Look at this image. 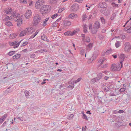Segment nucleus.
I'll list each match as a JSON object with an SVG mask.
<instances>
[{
    "label": "nucleus",
    "instance_id": "obj_33",
    "mask_svg": "<svg viewBox=\"0 0 131 131\" xmlns=\"http://www.w3.org/2000/svg\"><path fill=\"white\" fill-rule=\"evenodd\" d=\"M16 36V35L15 34H12L9 35V37L10 38H14Z\"/></svg>",
    "mask_w": 131,
    "mask_h": 131
},
{
    "label": "nucleus",
    "instance_id": "obj_6",
    "mask_svg": "<svg viewBox=\"0 0 131 131\" xmlns=\"http://www.w3.org/2000/svg\"><path fill=\"white\" fill-rule=\"evenodd\" d=\"M124 46H125L124 50L125 52H129L131 49L130 48V43L128 42H126L125 43Z\"/></svg>",
    "mask_w": 131,
    "mask_h": 131
},
{
    "label": "nucleus",
    "instance_id": "obj_39",
    "mask_svg": "<svg viewBox=\"0 0 131 131\" xmlns=\"http://www.w3.org/2000/svg\"><path fill=\"white\" fill-rule=\"evenodd\" d=\"M82 20L83 21H84L86 20L87 17L86 15L85 14H84L83 15Z\"/></svg>",
    "mask_w": 131,
    "mask_h": 131
},
{
    "label": "nucleus",
    "instance_id": "obj_36",
    "mask_svg": "<svg viewBox=\"0 0 131 131\" xmlns=\"http://www.w3.org/2000/svg\"><path fill=\"white\" fill-rule=\"evenodd\" d=\"M102 88L104 90H108L109 88L108 87L104 84H103L102 86Z\"/></svg>",
    "mask_w": 131,
    "mask_h": 131
},
{
    "label": "nucleus",
    "instance_id": "obj_31",
    "mask_svg": "<svg viewBox=\"0 0 131 131\" xmlns=\"http://www.w3.org/2000/svg\"><path fill=\"white\" fill-rule=\"evenodd\" d=\"M120 57L121 59L120 60H123V61H124V59H125V56L123 54H122L120 55Z\"/></svg>",
    "mask_w": 131,
    "mask_h": 131
},
{
    "label": "nucleus",
    "instance_id": "obj_11",
    "mask_svg": "<svg viewBox=\"0 0 131 131\" xmlns=\"http://www.w3.org/2000/svg\"><path fill=\"white\" fill-rule=\"evenodd\" d=\"M12 11V9L10 7L7 8H6L4 11V12L6 14H9L11 13Z\"/></svg>",
    "mask_w": 131,
    "mask_h": 131
},
{
    "label": "nucleus",
    "instance_id": "obj_2",
    "mask_svg": "<svg viewBox=\"0 0 131 131\" xmlns=\"http://www.w3.org/2000/svg\"><path fill=\"white\" fill-rule=\"evenodd\" d=\"M41 16L39 14H36L33 18V23L35 25H38L41 21Z\"/></svg>",
    "mask_w": 131,
    "mask_h": 131
},
{
    "label": "nucleus",
    "instance_id": "obj_3",
    "mask_svg": "<svg viewBox=\"0 0 131 131\" xmlns=\"http://www.w3.org/2000/svg\"><path fill=\"white\" fill-rule=\"evenodd\" d=\"M50 10V7L48 5H43L40 9V12L42 14L46 13Z\"/></svg>",
    "mask_w": 131,
    "mask_h": 131
},
{
    "label": "nucleus",
    "instance_id": "obj_22",
    "mask_svg": "<svg viewBox=\"0 0 131 131\" xmlns=\"http://www.w3.org/2000/svg\"><path fill=\"white\" fill-rule=\"evenodd\" d=\"M105 60V58H103L100 59L98 61V63L100 65H101Z\"/></svg>",
    "mask_w": 131,
    "mask_h": 131
},
{
    "label": "nucleus",
    "instance_id": "obj_10",
    "mask_svg": "<svg viewBox=\"0 0 131 131\" xmlns=\"http://www.w3.org/2000/svg\"><path fill=\"white\" fill-rule=\"evenodd\" d=\"M99 6L101 8H105L107 7V5L105 2H102L99 3Z\"/></svg>",
    "mask_w": 131,
    "mask_h": 131
},
{
    "label": "nucleus",
    "instance_id": "obj_58",
    "mask_svg": "<svg viewBox=\"0 0 131 131\" xmlns=\"http://www.w3.org/2000/svg\"><path fill=\"white\" fill-rule=\"evenodd\" d=\"M46 80H48V79H44L43 80V81L41 83V84L42 85H43L44 84H45L46 83V82H45V81Z\"/></svg>",
    "mask_w": 131,
    "mask_h": 131
},
{
    "label": "nucleus",
    "instance_id": "obj_4",
    "mask_svg": "<svg viewBox=\"0 0 131 131\" xmlns=\"http://www.w3.org/2000/svg\"><path fill=\"white\" fill-rule=\"evenodd\" d=\"M108 93L110 92L108 94L110 96H116L120 94L121 92H125V91H106Z\"/></svg>",
    "mask_w": 131,
    "mask_h": 131
},
{
    "label": "nucleus",
    "instance_id": "obj_30",
    "mask_svg": "<svg viewBox=\"0 0 131 131\" xmlns=\"http://www.w3.org/2000/svg\"><path fill=\"white\" fill-rule=\"evenodd\" d=\"M115 46L116 48H118L120 46V42L117 41L115 43Z\"/></svg>",
    "mask_w": 131,
    "mask_h": 131
},
{
    "label": "nucleus",
    "instance_id": "obj_28",
    "mask_svg": "<svg viewBox=\"0 0 131 131\" xmlns=\"http://www.w3.org/2000/svg\"><path fill=\"white\" fill-rule=\"evenodd\" d=\"M5 24L8 26H10L13 25L12 23L10 21H7L5 23Z\"/></svg>",
    "mask_w": 131,
    "mask_h": 131
},
{
    "label": "nucleus",
    "instance_id": "obj_40",
    "mask_svg": "<svg viewBox=\"0 0 131 131\" xmlns=\"http://www.w3.org/2000/svg\"><path fill=\"white\" fill-rule=\"evenodd\" d=\"M22 40H22L20 41L17 44V43L16 45V46H14L13 48H17V47H18L19 46V44L21 43V42L22 41Z\"/></svg>",
    "mask_w": 131,
    "mask_h": 131
},
{
    "label": "nucleus",
    "instance_id": "obj_20",
    "mask_svg": "<svg viewBox=\"0 0 131 131\" xmlns=\"http://www.w3.org/2000/svg\"><path fill=\"white\" fill-rule=\"evenodd\" d=\"M82 40L84 42H86L88 43L90 41V38L88 37H86L85 38V39H84V38H83Z\"/></svg>",
    "mask_w": 131,
    "mask_h": 131
},
{
    "label": "nucleus",
    "instance_id": "obj_25",
    "mask_svg": "<svg viewBox=\"0 0 131 131\" xmlns=\"http://www.w3.org/2000/svg\"><path fill=\"white\" fill-rule=\"evenodd\" d=\"M41 39L43 40L48 42V39H47L46 37L45 36H41Z\"/></svg>",
    "mask_w": 131,
    "mask_h": 131
},
{
    "label": "nucleus",
    "instance_id": "obj_24",
    "mask_svg": "<svg viewBox=\"0 0 131 131\" xmlns=\"http://www.w3.org/2000/svg\"><path fill=\"white\" fill-rule=\"evenodd\" d=\"M125 30L127 31L128 33H131V26H128L127 27L125 28Z\"/></svg>",
    "mask_w": 131,
    "mask_h": 131
},
{
    "label": "nucleus",
    "instance_id": "obj_13",
    "mask_svg": "<svg viewBox=\"0 0 131 131\" xmlns=\"http://www.w3.org/2000/svg\"><path fill=\"white\" fill-rule=\"evenodd\" d=\"M26 31L27 34H31L33 32L32 30L30 28H27L25 29Z\"/></svg>",
    "mask_w": 131,
    "mask_h": 131
},
{
    "label": "nucleus",
    "instance_id": "obj_45",
    "mask_svg": "<svg viewBox=\"0 0 131 131\" xmlns=\"http://www.w3.org/2000/svg\"><path fill=\"white\" fill-rule=\"evenodd\" d=\"M15 52V51H10L8 53V54L9 56H11L14 54Z\"/></svg>",
    "mask_w": 131,
    "mask_h": 131
},
{
    "label": "nucleus",
    "instance_id": "obj_17",
    "mask_svg": "<svg viewBox=\"0 0 131 131\" xmlns=\"http://www.w3.org/2000/svg\"><path fill=\"white\" fill-rule=\"evenodd\" d=\"M63 24L65 26H69L71 24V22L68 20H65L63 21Z\"/></svg>",
    "mask_w": 131,
    "mask_h": 131
},
{
    "label": "nucleus",
    "instance_id": "obj_16",
    "mask_svg": "<svg viewBox=\"0 0 131 131\" xmlns=\"http://www.w3.org/2000/svg\"><path fill=\"white\" fill-rule=\"evenodd\" d=\"M49 18V17H48L45 19V20L43 22L42 24V25L43 27L47 25L48 24L47 23L48 22Z\"/></svg>",
    "mask_w": 131,
    "mask_h": 131
},
{
    "label": "nucleus",
    "instance_id": "obj_55",
    "mask_svg": "<svg viewBox=\"0 0 131 131\" xmlns=\"http://www.w3.org/2000/svg\"><path fill=\"white\" fill-rule=\"evenodd\" d=\"M57 23L55 22L53 23L52 25V26L53 27H57V23Z\"/></svg>",
    "mask_w": 131,
    "mask_h": 131
},
{
    "label": "nucleus",
    "instance_id": "obj_32",
    "mask_svg": "<svg viewBox=\"0 0 131 131\" xmlns=\"http://www.w3.org/2000/svg\"><path fill=\"white\" fill-rule=\"evenodd\" d=\"M71 32L69 31H67L64 33V35L67 36H71Z\"/></svg>",
    "mask_w": 131,
    "mask_h": 131
},
{
    "label": "nucleus",
    "instance_id": "obj_63",
    "mask_svg": "<svg viewBox=\"0 0 131 131\" xmlns=\"http://www.w3.org/2000/svg\"><path fill=\"white\" fill-rule=\"evenodd\" d=\"M92 25L91 24H90L89 26V28L90 29H92Z\"/></svg>",
    "mask_w": 131,
    "mask_h": 131
},
{
    "label": "nucleus",
    "instance_id": "obj_42",
    "mask_svg": "<svg viewBox=\"0 0 131 131\" xmlns=\"http://www.w3.org/2000/svg\"><path fill=\"white\" fill-rule=\"evenodd\" d=\"M102 74L101 73H99L98 75H97V77H97L98 78V79H99V80L101 79L102 77Z\"/></svg>",
    "mask_w": 131,
    "mask_h": 131
},
{
    "label": "nucleus",
    "instance_id": "obj_50",
    "mask_svg": "<svg viewBox=\"0 0 131 131\" xmlns=\"http://www.w3.org/2000/svg\"><path fill=\"white\" fill-rule=\"evenodd\" d=\"M112 5L113 7H118V5L114 3H112Z\"/></svg>",
    "mask_w": 131,
    "mask_h": 131
},
{
    "label": "nucleus",
    "instance_id": "obj_38",
    "mask_svg": "<svg viewBox=\"0 0 131 131\" xmlns=\"http://www.w3.org/2000/svg\"><path fill=\"white\" fill-rule=\"evenodd\" d=\"M82 114L83 115L82 118L83 119L85 120H87L88 119L87 116H86V115L84 114V112H83L82 113Z\"/></svg>",
    "mask_w": 131,
    "mask_h": 131
},
{
    "label": "nucleus",
    "instance_id": "obj_35",
    "mask_svg": "<svg viewBox=\"0 0 131 131\" xmlns=\"http://www.w3.org/2000/svg\"><path fill=\"white\" fill-rule=\"evenodd\" d=\"M24 93L26 96H30V94L28 91H25Z\"/></svg>",
    "mask_w": 131,
    "mask_h": 131
},
{
    "label": "nucleus",
    "instance_id": "obj_37",
    "mask_svg": "<svg viewBox=\"0 0 131 131\" xmlns=\"http://www.w3.org/2000/svg\"><path fill=\"white\" fill-rule=\"evenodd\" d=\"M17 42V41L12 42L10 43V45L11 46H16V45Z\"/></svg>",
    "mask_w": 131,
    "mask_h": 131
},
{
    "label": "nucleus",
    "instance_id": "obj_51",
    "mask_svg": "<svg viewBox=\"0 0 131 131\" xmlns=\"http://www.w3.org/2000/svg\"><path fill=\"white\" fill-rule=\"evenodd\" d=\"M46 50L45 49H42L38 51V52H40L41 53H42L44 52H46Z\"/></svg>",
    "mask_w": 131,
    "mask_h": 131
},
{
    "label": "nucleus",
    "instance_id": "obj_41",
    "mask_svg": "<svg viewBox=\"0 0 131 131\" xmlns=\"http://www.w3.org/2000/svg\"><path fill=\"white\" fill-rule=\"evenodd\" d=\"M29 2V6L31 7H32L33 6V2L32 1L30 0V1Z\"/></svg>",
    "mask_w": 131,
    "mask_h": 131
},
{
    "label": "nucleus",
    "instance_id": "obj_60",
    "mask_svg": "<svg viewBox=\"0 0 131 131\" xmlns=\"http://www.w3.org/2000/svg\"><path fill=\"white\" fill-rule=\"evenodd\" d=\"M77 32V31H74L73 32H71V36H73L75 35Z\"/></svg>",
    "mask_w": 131,
    "mask_h": 131
},
{
    "label": "nucleus",
    "instance_id": "obj_34",
    "mask_svg": "<svg viewBox=\"0 0 131 131\" xmlns=\"http://www.w3.org/2000/svg\"><path fill=\"white\" fill-rule=\"evenodd\" d=\"M74 115L73 114H69L68 115L67 118L69 119H71L73 117Z\"/></svg>",
    "mask_w": 131,
    "mask_h": 131
},
{
    "label": "nucleus",
    "instance_id": "obj_23",
    "mask_svg": "<svg viewBox=\"0 0 131 131\" xmlns=\"http://www.w3.org/2000/svg\"><path fill=\"white\" fill-rule=\"evenodd\" d=\"M21 54H17L14 56L13 57V59H18L21 57Z\"/></svg>",
    "mask_w": 131,
    "mask_h": 131
},
{
    "label": "nucleus",
    "instance_id": "obj_61",
    "mask_svg": "<svg viewBox=\"0 0 131 131\" xmlns=\"http://www.w3.org/2000/svg\"><path fill=\"white\" fill-rule=\"evenodd\" d=\"M123 60H120V63L121 65V67L122 68L123 67Z\"/></svg>",
    "mask_w": 131,
    "mask_h": 131
},
{
    "label": "nucleus",
    "instance_id": "obj_49",
    "mask_svg": "<svg viewBox=\"0 0 131 131\" xmlns=\"http://www.w3.org/2000/svg\"><path fill=\"white\" fill-rule=\"evenodd\" d=\"M28 43V42L27 41H25L23 42L22 44L21 45V47L25 46Z\"/></svg>",
    "mask_w": 131,
    "mask_h": 131
},
{
    "label": "nucleus",
    "instance_id": "obj_26",
    "mask_svg": "<svg viewBox=\"0 0 131 131\" xmlns=\"http://www.w3.org/2000/svg\"><path fill=\"white\" fill-rule=\"evenodd\" d=\"M116 13H113L110 19L112 20H113L116 17Z\"/></svg>",
    "mask_w": 131,
    "mask_h": 131
},
{
    "label": "nucleus",
    "instance_id": "obj_19",
    "mask_svg": "<svg viewBox=\"0 0 131 131\" xmlns=\"http://www.w3.org/2000/svg\"><path fill=\"white\" fill-rule=\"evenodd\" d=\"M13 15L11 16L10 17H9V16H7L5 18V20L6 21H8L9 19V20H13Z\"/></svg>",
    "mask_w": 131,
    "mask_h": 131
},
{
    "label": "nucleus",
    "instance_id": "obj_64",
    "mask_svg": "<svg viewBox=\"0 0 131 131\" xmlns=\"http://www.w3.org/2000/svg\"><path fill=\"white\" fill-rule=\"evenodd\" d=\"M83 29H87V26L86 24H85L83 26Z\"/></svg>",
    "mask_w": 131,
    "mask_h": 131
},
{
    "label": "nucleus",
    "instance_id": "obj_59",
    "mask_svg": "<svg viewBox=\"0 0 131 131\" xmlns=\"http://www.w3.org/2000/svg\"><path fill=\"white\" fill-rule=\"evenodd\" d=\"M35 57V55L34 54H32L30 56V57L31 58H34Z\"/></svg>",
    "mask_w": 131,
    "mask_h": 131
},
{
    "label": "nucleus",
    "instance_id": "obj_12",
    "mask_svg": "<svg viewBox=\"0 0 131 131\" xmlns=\"http://www.w3.org/2000/svg\"><path fill=\"white\" fill-rule=\"evenodd\" d=\"M100 25L99 23L97 21H96L94 24L93 27L95 28L99 29L100 27Z\"/></svg>",
    "mask_w": 131,
    "mask_h": 131
},
{
    "label": "nucleus",
    "instance_id": "obj_43",
    "mask_svg": "<svg viewBox=\"0 0 131 131\" xmlns=\"http://www.w3.org/2000/svg\"><path fill=\"white\" fill-rule=\"evenodd\" d=\"M100 19L101 20V21L102 23L104 24L105 23V20L103 17H101Z\"/></svg>",
    "mask_w": 131,
    "mask_h": 131
},
{
    "label": "nucleus",
    "instance_id": "obj_62",
    "mask_svg": "<svg viewBox=\"0 0 131 131\" xmlns=\"http://www.w3.org/2000/svg\"><path fill=\"white\" fill-rule=\"evenodd\" d=\"M61 19V17H60V18H59L55 22L57 23L58 22L59 20H60Z\"/></svg>",
    "mask_w": 131,
    "mask_h": 131
},
{
    "label": "nucleus",
    "instance_id": "obj_29",
    "mask_svg": "<svg viewBox=\"0 0 131 131\" xmlns=\"http://www.w3.org/2000/svg\"><path fill=\"white\" fill-rule=\"evenodd\" d=\"M77 16V14L73 13H72L71 14L69 15V17H70L71 18H72L75 17Z\"/></svg>",
    "mask_w": 131,
    "mask_h": 131
},
{
    "label": "nucleus",
    "instance_id": "obj_54",
    "mask_svg": "<svg viewBox=\"0 0 131 131\" xmlns=\"http://www.w3.org/2000/svg\"><path fill=\"white\" fill-rule=\"evenodd\" d=\"M74 87V85L73 84L70 85L68 86V88H70V89H72Z\"/></svg>",
    "mask_w": 131,
    "mask_h": 131
},
{
    "label": "nucleus",
    "instance_id": "obj_9",
    "mask_svg": "<svg viewBox=\"0 0 131 131\" xmlns=\"http://www.w3.org/2000/svg\"><path fill=\"white\" fill-rule=\"evenodd\" d=\"M100 11L101 13L105 15H108L110 13L109 10L107 9H101Z\"/></svg>",
    "mask_w": 131,
    "mask_h": 131
},
{
    "label": "nucleus",
    "instance_id": "obj_27",
    "mask_svg": "<svg viewBox=\"0 0 131 131\" xmlns=\"http://www.w3.org/2000/svg\"><path fill=\"white\" fill-rule=\"evenodd\" d=\"M99 80V79H98V78L96 77L92 79L91 81V82L92 83L94 84L95 82Z\"/></svg>",
    "mask_w": 131,
    "mask_h": 131
},
{
    "label": "nucleus",
    "instance_id": "obj_47",
    "mask_svg": "<svg viewBox=\"0 0 131 131\" xmlns=\"http://www.w3.org/2000/svg\"><path fill=\"white\" fill-rule=\"evenodd\" d=\"M85 50L84 49H82L80 51V54L82 55H83L85 53Z\"/></svg>",
    "mask_w": 131,
    "mask_h": 131
},
{
    "label": "nucleus",
    "instance_id": "obj_52",
    "mask_svg": "<svg viewBox=\"0 0 131 131\" xmlns=\"http://www.w3.org/2000/svg\"><path fill=\"white\" fill-rule=\"evenodd\" d=\"M82 79V78H80L77 79L76 80H75V83H77L78 82H79Z\"/></svg>",
    "mask_w": 131,
    "mask_h": 131
},
{
    "label": "nucleus",
    "instance_id": "obj_56",
    "mask_svg": "<svg viewBox=\"0 0 131 131\" xmlns=\"http://www.w3.org/2000/svg\"><path fill=\"white\" fill-rule=\"evenodd\" d=\"M7 117V115L6 114H5L3 116H2L3 119H5Z\"/></svg>",
    "mask_w": 131,
    "mask_h": 131
},
{
    "label": "nucleus",
    "instance_id": "obj_5",
    "mask_svg": "<svg viewBox=\"0 0 131 131\" xmlns=\"http://www.w3.org/2000/svg\"><path fill=\"white\" fill-rule=\"evenodd\" d=\"M44 2V0H38L35 4V6L36 8L38 9L40 8L42 5H43Z\"/></svg>",
    "mask_w": 131,
    "mask_h": 131
},
{
    "label": "nucleus",
    "instance_id": "obj_14",
    "mask_svg": "<svg viewBox=\"0 0 131 131\" xmlns=\"http://www.w3.org/2000/svg\"><path fill=\"white\" fill-rule=\"evenodd\" d=\"M72 9L73 10H77L78 9V6L77 4H75L72 5L71 6Z\"/></svg>",
    "mask_w": 131,
    "mask_h": 131
},
{
    "label": "nucleus",
    "instance_id": "obj_53",
    "mask_svg": "<svg viewBox=\"0 0 131 131\" xmlns=\"http://www.w3.org/2000/svg\"><path fill=\"white\" fill-rule=\"evenodd\" d=\"M20 2L25 4H26L27 3V1L26 0H23L22 1H21V0H20Z\"/></svg>",
    "mask_w": 131,
    "mask_h": 131
},
{
    "label": "nucleus",
    "instance_id": "obj_48",
    "mask_svg": "<svg viewBox=\"0 0 131 131\" xmlns=\"http://www.w3.org/2000/svg\"><path fill=\"white\" fill-rule=\"evenodd\" d=\"M58 15L57 14H55L52 16L51 18L52 19H54L56 18Z\"/></svg>",
    "mask_w": 131,
    "mask_h": 131
},
{
    "label": "nucleus",
    "instance_id": "obj_18",
    "mask_svg": "<svg viewBox=\"0 0 131 131\" xmlns=\"http://www.w3.org/2000/svg\"><path fill=\"white\" fill-rule=\"evenodd\" d=\"M27 34L25 29L22 31L20 34L19 35L20 37H21Z\"/></svg>",
    "mask_w": 131,
    "mask_h": 131
},
{
    "label": "nucleus",
    "instance_id": "obj_21",
    "mask_svg": "<svg viewBox=\"0 0 131 131\" xmlns=\"http://www.w3.org/2000/svg\"><path fill=\"white\" fill-rule=\"evenodd\" d=\"M39 31V30H36V32L34 33V34H33L30 36V38H33L38 33Z\"/></svg>",
    "mask_w": 131,
    "mask_h": 131
},
{
    "label": "nucleus",
    "instance_id": "obj_57",
    "mask_svg": "<svg viewBox=\"0 0 131 131\" xmlns=\"http://www.w3.org/2000/svg\"><path fill=\"white\" fill-rule=\"evenodd\" d=\"M94 53L93 54V56L90 59V60L91 61H92L93 60H94Z\"/></svg>",
    "mask_w": 131,
    "mask_h": 131
},
{
    "label": "nucleus",
    "instance_id": "obj_7",
    "mask_svg": "<svg viewBox=\"0 0 131 131\" xmlns=\"http://www.w3.org/2000/svg\"><path fill=\"white\" fill-rule=\"evenodd\" d=\"M111 69L113 71H119L121 69V67H119L115 64H113L112 65Z\"/></svg>",
    "mask_w": 131,
    "mask_h": 131
},
{
    "label": "nucleus",
    "instance_id": "obj_44",
    "mask_svg": "<svg viewBox=\"0 0 131 131\" xmlns=\"http://www.w3.org/2000/svg\"><path fill=\"white\" fill-rule=\"evenodd\" d=\"M112 52V49H110L109 50H107L106 52V54L107 55H108L109 54H110L111 52Z\"/></svg>",
    "mask_w": 131,
    "mask_h": 131
},
{
    "label": "nucleus",
    "instance_id": "obj_8",
    "mask_svg": "<svg viewBox=\"0 0 131 131\" xmlns=\"http://www.w3.org/2000/svg\"><path fill=\"white\" fill-rule=\"evenodd\" d=\"M31 14L32 12L31 10H28L26 11L25 16L26 18L28 19L30 17Z\"/></svg>",
    "mask_w": 131,
    "mask_h": 131
},
{
    "label": "nucleus",
    "instance_id": "obj_15",
    "mask_svg": "<svg viewBox=\"0 0 131 131\" xmlns=\"http://www.w3.org/2000/svg\"><path fill=\"white\" fill-rule=\"evenodd\" d=\"M98 30L93 27L91 30V32L93 34H95L97 32Z\"/></svg>",
    "mask_w": 131,
    "mask_h": 131
},
{
    "label": "nucleus",
    "instance_id": "obj_1",
    "mask_svg": "<svg viewBox=\"0 0 131 131\" xmlns=\"http://www.w3.org/2000/svg\"><path fill=\"white\" fill-rule=\"evenodd\" d=\"M13 15V19L15 21H17V25L18 26H20L22 23V19L21 17H20V15L19 14H17L15 12L14 13V12Z\"/></svg>",
    "mask_w": 131,
    "mask_h": 131
},
{
    "label": "nucleus",
    "instance_id": "obj_46",
    "mask_svg": "<svg viewBox=\"0 0 131 131\" xmlns=\"http://www.w3.org/2000/svg\"><path fill=\"white\" fill-rule=\"evenodd\" d=\"M65 9V8H60L58 11V12L59 13H61L62 11L64 10Z\"/></svg>",
    "mask_w": 131,
    "mask_h": 131
}]
</instances>
